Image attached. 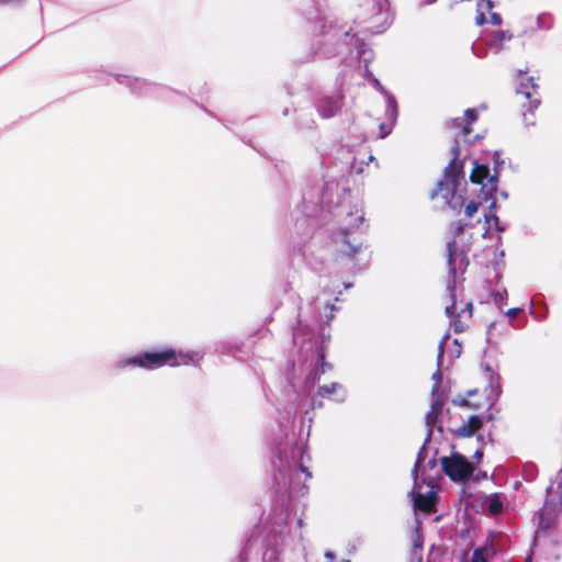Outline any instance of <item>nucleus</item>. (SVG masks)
I'll use <instances>...</instances> for the list:
<instances>
[{"label":"nucleus","mask_w":562,"mask_h":562,"mask_svg":"<svg viewBox=\"0 0 562 562\" xmlns=\"http://www.w3.org/2000/svg\"><path fill=\"white\" fill-rule=\"evenodd\" d=\"M288 443L291 447H283L279 443L274 449L276 460L272 461L274 468L276 494L281 501V507H274L270 515L263 540L262 562H281L280 547L285 543L288 536L293 529L303 527V519L297 517L294 521L292 516V499L296 496H304L308 487L301 481L311 479L312 473L305 467V446L295 442L286 436Z\"/></svg>","instance_id":"obj_1"},{"label":"nucleus","mask_w":562,"mask_h":562,"mask_svg":"<svg viewBox=\"0 0 562 562\" xmlns=\"http://www.w3.org/2000/svg\"><path fill=\"white\" fill-rule=\"evenodd\" d=\"M335 310L336 307L333 304H325V319H323L322 315L316 319L318 325L317 333L308 325H303L302 322H299V326L293 330V344L302 350H306V352L311 351L312 361L314 362V368L310 369L301 384L296 381L291 382L294 389L299 387L297 393L308 394L321 374L331 369L330 363L325 361L326 344L329 341V335L325 331L326 326L334 318Z\"/></svg>","instance_id":"obj_2"},{"label":"nucleus","mask_w":562,"mask_h":562,"mask_svg":"<svg viewBox=\"0 0 562 562\" xmlns=\"http://www.w3.org/2000/svg\"><path fill=\"white\" fill-rule=\"evenodd\" d=\"M321 35L323 40H317L319 45L315 54L324 57H331L336 54H348V58L362 60L368 66L373 60L374 54L357 33H350L336 25H322Z\"/></svg>","instance_id":"obj_3"},{"label":"nucleus","mask_w":562,"mask_h":562,"mask_svg":"<svg viewBox=\"0 0 562 562\" xmlns=\"http://www.w3.org/2000/svg\"><path fill=\"white\" fill-rule=\"evenodd\" d=\"M459 137H454V144L451 147L452 159L445 168L443 179L438 181L437 189L431 192V199L440 193L446 204L454 211H460L465 202L464 195L458 193V187L464 180L463 161H459Z\"/></svg>","instance_id":"obj_4"},{"label":"nucleus","mask_w":562,"mask_h":562,"mask_svg":"<svg viewBox=\"0 0 562 562\" xmlns=\"http://www.w3.org/2000/svg\"><path fill=\"white\" fill-rule=\"evenodd\" d=\"M359 24H366L363 32L374 35L384 32L393 21L387 0H366Z\"/></svg>","instance_id":"obj_5"},{"label":"nucleus","mask_w":562,"mask_h":562,"mask_svg":"<svg viewBox=\"0 0 562 562\" xmlns=\"http://www.w3.org/2000/svg\"><path fill=\"white\" fill-rule=\"evenodd\" d=\"M191 360L188 355L176 353L172 349H167L160 352H144L143 355L127 359L125 364L153 370L166 364L171 367L188 364Z\"/></svg>","instance_id":"obj_6"},{"label":"nucleus","mask_w":562,"mask_h":562,"mask_svg":"<svg viewBox=\"0 0 562 562\" xmlns=\"http://www.w3.org/2000/svg\"><path fill=\"white\" fill-rule=\"evenodd\" d=\"M425 456L426 448L422 447L417 453L416 462L412 471L414 477V487L411 491V496L414 503V507L416 509H419L425 513H431L434 510L436 493L434 492L432 486H430V482L428 483V486L430 488L425 494L422 493L419 491L420 485L418 483V471L425 460Z\"/></svg>","instance_id":"obj_7"},{"label":"nucleus","mask_w":562,"mask_h":562,"mask_svg":"<svg viewBox=\"0 0 562 562\" xmlns=\"http://www.w3.org/2000/svg\"><path fill=\"white\" fill-rule=\"evenodd\" d=\"M447 254H448V268H449V277L447 281V291L449 295L453 297L457 285V274H463L468 265L469 259L464 250H458L456 247L454 240H449L447 243Z\"/></svg>","instance_id":"obj_8"},{"label":"nucleus","mask_w":562,"mask_h":562,"mask_svg":"<svg viewBox=\"0 0 562 562\" xmlns=\"http://www.w3.org/2000/svg\"><path fill=\"white\" fill-rule=\"evenodd\" d=\"M441 465L445 474L454 482H463L472 473L471 464L459 453H454L450 458L443 457Z\"/></svg>","instance_id":"obj_9"},{"label":"nucleus","mask_w":562,"mask_h":562,"mask_svg":"<svg viewBox=\"0 0 562 562\" xmlns=\"http://www.w3.org/2000/svg\"><path fill=\"white\" fill-rule=\"evenodd\" d=\"M344 98L342 91L337 90L331 94L318 95L314 101V105L323 119H331L341 110Z\"/></svg>","instance_id":"obj_10"},{"label":"nucleus","mask_w":562,"mask_h":562,"mask_svg":"<svg viewBox=\"0 0 562 562\" xmlns=\"http://www.w3.org/2000/svg\"><path fill=\"white\" fill-rule=\"evenodd\" d=\"M446 394L443 392H438V385L434 384L431 389V404L430 409L426 414V425L428 427V434L425 439L424 446L430 440L431 434H432V427L438 422L439 416L442 413V408L446 402Z\"/></svg>","instance_id":"obj_11"},{"label":"nucleus","mask_w":562,"mask_h":562,"mask_svg":"<svg viewBox=\"0 0 562 562\" xmlns=\"http://www.w3.org/2000/svg\"><path fill=\"white\" fill-rule=\"evenodd\" d=\"M335 243L340 245V251L346 254L349 259H356V255L360 252L362 241L353 236L351 228H344L335 238Z\"/></svg>","instance_id":"obj_12"},{"label":"nucleus","mask_w":562,"mask_h":562,"mask_svg":"<svg viewBox=\"0 0 562 562\" xmlns=\"http://www.w3.org/2000/svg\"><path fill=\"white\" fill-rule=\"evenodd\" d=\"M115 80L119 83H125L126 86H128L131 88L132 92L139 93V94H148V93H154L157 90H164V91L166 90V89H161V88L157 87L156 85L149 83L145 80H142L138 78L132 79L127 76L119 75L115 77Z\"/></svg>","instance_id":"obj_13"},{"label":"nucleus","mask_w":562,"mask_h":562,"mask_svg":"<svg viewBox=\"0 0 562 562\" xmlns=\"http://www.w3.org/2000/svg\"><path fill=\"white\" fill-rule=\"evenodd\" d=\"M513 35L508 31H495L484 38L485 45L493 50L495 54L499 53L505 43L509 42Z\"/></svg>","instance_id":"obj_14"},{"label":"nucleus","mask_w":562,"mask_h":562,"mask_svg":"<svg viewBox=\"0 0 562 562\" xmlns=\"http://www.w3.org/2000/svg\"><path fill=\"white\" fill-rule=\"evenodd\" d=\"M477 120L476 109H468L464 117H456L451 120V126L461 130V136L465 138L471 132V124Z\"/></svg>","instance_id":"obj_15"},{"label":"nucleus","mask_w":562,"mask_h":562,"mask_svg":"<svg viewBox=\"0 0 562 562\" xmlns=\"http://www.w3.org/2000/svg\"><path fill=\"white\" fill-rule=\"evenodd\" d=\"M485 370L488 372V384L485 389L487 400L491 402H495L501 393V375L492 370L490 364H485Z\"/></svg>","instance_id":"obj_16"},{"label":"nucleus","mask_w":562,"mask_h":562,"mask_svg":"<svg viewBox=\"0 0 562 562\" xmlns=\"http://www.w3.org/2000/svg\"><path fill=\"white\" fill-rule=\"evenodd\" d=\"M325 0H300L299 4L305 7L304 14L307 20L321 22L324 20L323 13V4Z\"/></svg>","instance_id":"obj_17"},{"label":"nucleus","mask_w":562,"mask_h":562,"mask_svg":"<svg viewBox=\"0 0 562 562\" xmlns=\"http://www.w3.org/2000/svg\"><path fill=\"white\" fill-rule=\"evenodd\" d=\"M451 304L446 307V314L450 318V326L453 328L454 333H463L467 328L465 324L461 321L462 315L456 313L457 301L456 294L450 296Z\"/></svg>","instance_id":"obj_18"},{"label":"nucleus","mask_w":562,"mask_h":562,"mask_svg":"<svg viewBox=\"0 0 562 562\" xmlns=\"http://www.w3.org/2000/svg\"><path fill=\"white\" fill-rule=\"evenodd\" d=\"M490 169H488V166L487 165H480L475 161L474 164V168L470 175V180L473 182V183H477V184H486L488 183V178H490ZM482 191L484 192V194L486 195V192H487V188L483 189L482 188Z\"/></svg>","instance_id":"obj_19"},{"label":"nucleus","mask_w":562,"mask_h":562,"mask_svg":"<svg viewBox=\"0 0 562 562\" xmlns=\"http://www.w3.org/2000/svg\"><path fill=\"white\" fill-rule=\"evenodd\" d=\"M482 425L483 418L479 415H473L468 419V422L458 428L457 434L460 437H471L482 427Z\"/></svg>","instance_id":"obj_20"},{"label":"nucleus","mask_w":562,"mask_h":562,"mask_svg":"<svg viewBox=\"0 0 562 562\" xmlns=\"http://www.w3.org/2000/svg\"><path fill=\"white\" fill-rule=\"evenodd\" d=\"M538 88L539 86L535 82L533 77H528L519 82L517 92L524 94L530 102L532 99L539 98Z\"/></svg>","instance_id":"obj_21"},{"label":"nucleus","mask_w":562,"mask_h":562,"mask_svg":"<svg viewBox=\"0 0 562 562\" xmlns=\"http://www.w3.org/2000/svg\"><path fill=\"white\" fill-rule=\"evenodd\" d=\"M498 158H499L498 153H495V155H494L495 173L492 175L488 178V183L483 184V189L487 188L486 196H484L485 201H488L490 198H493L494 196V192L497 189L496 184H497V181H498V170H499V168L503 165V161H499Z\"/></svg>","instance_id":"obj_22"},{"label":"nucleus","mask_w":562,"mask_h":562,"mask_svg":"<svg viewBox=\"0 0 562 562\" xmlns=\"http://www.w3.org/2000/svg\"><path fill=\"white\" fill-rule=\"evenodd\" d=\"M449 338H450V335L446 334L442 337V339H441V341L439 342V346H438V357H437L438 369L432 374V380L435 381L434 384L438 385V392H441L440 391V382H441V379H442V374L440 372V368L442 367V358H443L445 346H446L447 341L449 340Z\"/></svg>","instance_id":"obj_23"},{"label":"nucleus","mask_w":562,"mask_h":562,"mask_svg":"<svg viewBox=\"0 0 562 562\" xmlns=\"http://www.w3.org/2000/svg\"><path fill=\"white\" fill-rule=\"evenodd\" d=\"M385 116L387 121L391 123V125H395L398 115V108L395 97L393 94H387V97L385 98Z\"/></svg>","instance_id":"obj_24"},{"label":"nucleus","mask_w":562,"mask_h":562,"mask_svg":"<svg viewBox=\"0 0 562 562\" xmlns=\"http://www.w3.org/2000/svg\"><path fill=\"white\" fill-rule=\"evenodd\" d=\"M490 200H492V202L490 204L488 214H485V221H486V223L494 222L495 229L497 232H504L506 229V226L501 224L498 216L495 214L496 199H495V196H493V198H490Z\"/></svg>","instance_id":"obj_25"},{"label":"nucleus","mask_w":562,"mask_h":562,"mask_svg":"<svg viewBox=\"0 0 562 562\" xmlns=\"http://www.w3.org/2000/svg\"><path fill=\"white\" fill-rule=\"evenodd\" d=\"M539 105H540L539 98H535L529 102L528 111L524 112V114H522L525 125H527V126L535 125L533 111L537 110Z\"/></svg>","instance_id":"obj_26"},{"label":"nucleus","mask_w":562,"mask_h":562,"mask_svg":"<svg viewBox=\"0 0 562 562\" xmlns=\"http://www.w3.org/2000/svg\"><path fill=\"white\" fill-rule=\"evenodd\" d=\"M493 2L491 0H477V15H476V23L479 25L483 24L485 22V14L484 10H491L493 8Z\"/></svg>","instance_id":"obj_27"},{"label":"nucleus","mask_w":562,"mask_h":562,"mask_svg":"<svg viewBox=\"0 0 562 562\" xmlns=\"http://www.w3.org/2000/svg\"><path fill=\"white\" fill-rule=\"evenodd\" d=\"M488 512L493 515H498L503 510V502L498 494H493L487 502Z\"/></svg>","instance_id":"obj_28"},{"label":"nucleus","mask_w":562,"mask_h":562,"mask_svg":"<svg viewBox=\"0 0 562 562\" xmlns=\"http://www.w3.org/2000/svg\"><path fill=\"white\" fill-rule=\"evenodd\" d=\"M338 390H342V386L339 383H331L329 385H323L318 387V395L322 397L329 396Z\"/></svg>","instance_id":"obj_29"},{"label":"nucleus","mask_w":562,"mask_h":562,"mask_svg":"<svg viewBox=\"0 0 562 562\" xmlns=\"http://www.w3.org/2000/svg\"><path fill=\"white\" fill-rule=\"evenodd\" d=\"M537 24L539 29L550 30L553 24L552 16L550 14H540L537 19Z\"/></svg>","instance_id":"obj_30"},{"label":"nucleus","mask_w":562,"mask_h":562,"mask_svg":"<svg viewBox=\"0 0 562 562\" xmlns=\"http://www.w3.org/2000/svg\"><path fill=\"white\" fill-rule=\"evenodd\" d=\"M254 542H255V537H254V536H251V537L247 540V542H246L245 547L241 549L240 554H239V561H238V562H247V560H248V555H249V552H250V550H251V548H252V546H254Z\"/></svg>","instance_id":"obj_31"},{"label":"nucleus","mask_w":562,"mask_h":562,"mask_svg":"<svg viewBox=\"0 0 562 562\" xmlns=\"http://www.w3.org/2000/svg\"><path fill=\"white\" fill-rule=\"evenodd\" d=\"M423 542H424V538H423V533H422V530H420V526L418 525L415 528L414 537H413L414 549L422 550L423 549Z\"/></svg>","instance_id":"obj_32"},{"label":"nucleus","mask_w":562,"mask_h":562,"mask_svg":"<svg viewBox=\"0 0 562 562\" xmlns=\"http://www.w3.org/2000/svg\"><path fill=\"white\" fill-rule=\"evenodd\" d=\"M524 479L526 481H533L536 479V475H537V469L533 464H526L524 467Z\"/></svg>","instance_id":"obj_33"},{"label":"nucleus","mask_w":562,"mask_h":562,"mask_svg":"<svg viewBox=\"0 0 562 562\" xmlns=\"http://www.w3.org/2000/svg\"><path fill=\"white\" fill-rule=\"evenodd\" d=\"M486 550L484 548H477L473 551L471 562H487L485 557Z\"/></svg>","instance_id":"obj_34"},{"label":"nucleus","mask_w":562,"mask_h":562,"mask_svg":"<svg viewBox=\"0 0 562 562\" xmlns=\"http://www.w3.org/2000/svg\"><path fill=\"white\" fill-rule=\"evenodd\" d=\"M451 228H452V234H453V238L451 240L456 241L457 237H459L461 234H463L465 224L462 223L461 221H459V222L453 223L451 225Z\"/></svg>","instance_id":"obj_35"},{"label":"nucleus","mask_w":562,"mask_h":562,"mask_svg":"<svg viewBox=\"0 0 562 562\" xmlns=\"http://www.w3.org/2000/svg\"><path fill=\"white\" fill-rule=\"evenodd\" d=\"M296 416V409L293 406H290L282 416V419L286 422L288 425L292 424L294 422V418Z\"/></svg>","instance_id":"obj_36"},{"label":"nucleus","mask_w":562,"mask_h":562,"mask_svg":"<svg viewBox=\"0 0 562 562\" xmlns=\"http://www.w3.org/2000/svg\"><path fill=\"white\" fill-rule=\"evenodd\" d=\"M480 203L471 201L469 204L465 205L464 213L468 217H472L479 209Z\"/></svg>","instance_id":"obj_37"},{"label":"nucleus","mask_w":562,"mask_h":562,"mask_svg":"<svg viewBox=\"0 0 562 562\" xmlns=\"http://www.w3.org/2000/svg\"><path fill=\"white\" fill-rule=\"evenodd\" d=\"M451 357L452 358H459L462 352V346L459 342L458 339H453L452 341V348H451Z\"/></svg>","instance_id":"obj_38"},{"label":"nucleus","mask_w":562,"mask_h":562,"mask_svg":"<svg viewBox=\"0 0 562 562\" xmlns=\"http://www.w3.org/2000/svg\"><path fill=\"white\" fill-rule=\"evenodd\" d=\"M393 126L394 125H391L390 122H389V124L381 123L380 124V131H381L380 137L384 138L385 136H387L392 132Z\"/></svg>","instance_id":"obj_39"},{"label":"nucleus","mask_w":562,"mask_h":562,"mask_svg":"<svg viewBox=\"0 0 562 562\" xmlns=\"http://www.w3.org/2000/svg\"><path fill=\"white\" fill-rule=\"evenodd\" d=\"M372 83H373L374 88H375L376 90H379V91L384 95V98H386V97H387V94H392V93H391L390 91H387V90H386V89L381 85V82H380L376 78H374V77H372Z\"/></svg>","instance_id":"obj_40"},{"label":"nucleus","mask_w":562,"mask_h":562,"mask_svg":"<svg viewBox=\"0 0 562 562\" xmlns=\"http://www.w3.org/2000/svg\"><path fill=\"white\" fill-rule=\"evenodd\" d=\"M472 308H473V305L471 302H468L464 306V308L461 310V312L459 314H461L462 316L463 315H467L468 318H471L472 316Z\"/></svg>","instance_id":"obj_41"},{"label":"nucleus","mask_w":562,"mask_h":562,"mask_svg":"<svg viewBox=\"0 0 562 562\" xmlns=\"http://www.w3.org/2000/svg\"><path fill=\"white\" fill-rule=\"evenodd\" d=\"M495 303L499 305L506 304V291L504 293H497L494 297Z\"/></svg>","instance_id":"obj_42"},{"label":"nucleus","mask_w":562,"mask_h":562,"mask_svg":"<svg viewBox=\"0 0 562 562\" xmlns=\"http://www.w3.org/2000/svg\"><path fill=\"white\" fill-rule=\"evenodd\" d=\"M521 312L520 308L518 307H514V308H509L507 312H506V315L509 319H513L515 318L519 313Z\"/></svg>","instance_id":"obj_43"},{"label":"nucleus","mask_w":562,"mask_h":562,"mask_svg":"<svg viewBox=\"0 0 562 562\" xmlns=\"http://www.w3.org/2000/svg\"><path fill=\"white\" fill-rule=\"evenodd\" d=\"M355 221L358 223L357 228L362 233L363 229L361 228V226L364 224L363 214H357Z\"/></svg>","instance_id":"obj_44"},{"label":"nucleus","mask_w":562,"mask_h":562,"mask_svg":"<svg viewBox=\"0 0 562 562\" xmlns=\"http://www.w3.org/2000/svg\"><path fill=\"white\" fill-rule=\"evenodd\" d=\"M491 22L495 25H499L502 23V16L498 13H492Z\"/></svg>","instance_id":"obj_45"},{"label":"nucleus","mask_w":562,"mask_h":562,"mask_svg":"<svg viewBox=\"0 0 562 562\" xmlns=\"http://www.w3.org/2000/svg\"><path fill=\"white\" fill-rule=\"evenodd\" d=\"M472 50H473L474 55H476V56H477V57H480V58H482V57H484V56H485V54H483V53H481V52L479 50V44H477V43H474V44L472 45Z\"/></svg>","instance_id":"obj_46"},{"label":"nucleus","mask_w":562,"mask_h":562,"mask_svg":"<svg viewBox=\"0 0 562 562\" xmlns=\"http://www.w3.org/2000/svg\"><path fill=\"white\" fill-rule=\"evenodd\" d=\"M23 0H0V4H19Z\"/></svg>","instance_id":"obj_47"},{"label":"nucleus","mask_w":562,"mask_h":562,"mask_svg":"<svg viewBox=\"0 0 562 562\" xmlns=\"http://www.w3.org/2000/svg\"><path fill=\"white\" fill-rule=\"evenodd\" d=\"M475 459L480 460L483 457V451L481 449H477L474 453Z\"/></svg>","instance_id":"obj_48"},{"label":"nucleus","mask_w":562,"mask_h":562,"mask_svg":"<svg viewBox=\"0 0 562 562\" xmlns=\"http://www.w3.org/2000/svg\"><path fill=\"white\" fill-rule=\"evenodd\" d=\"M326 558L329 559V560H333L335 558L334 553L333 552H326Z\"/></svg>","instance_id":"obj_49"},{"label":"nucleus","mask_w":562,"mask_h":562,"mask_svg":"<svg viewBox=\"0 0 562 562\" xmlns=\"http://www.w3.org/2000/svg\"><path fill=\"white\" fill-rule=\"evenodd\" d=\"M428 464H429L430 468L436 467V459L429 460Z\"/></svg>","instance_id":"obj_50"},{"label":"nucleus","mask_w":562,"mask_h":562,"mask_svg":"<svg viewBox=\"0 0 562 562\" xmlns=\"http://www.w3.org/2000/svg\"><path fill=\"white\" fill-rule=\"evenodd\" d=\"M345 400V393H342L340 396L336 398L338 402H342Z\"/></svg>","instance_id":"obj_51"},{"label":"nucleus","mask_w":562,"mask_h":562,"mask_svg":"<svg viewBox=\"0 0 562 562\" xmlns=\"http://www.w3.org/2000/svg\"><path fill=\"white\" fill-rule=\"evenodd\" d=\"M531 314H532V315H533V317H535L536 319H538V321H541V319H543V318H544V316H543V317H539L535 312H531Z\"/></svg>","instance_id":"obj_52"},{"label":"nucleus","mask_w":562,"mask_h":562,"mask_svg":"<svg viewBox=\"0 0 562 562\" xmlns=\"http://www.w3.org/2000/svg\"><path fill=\"white\" fill-rule=\"evenodd\" d=\"M366 76H367L368 78L372 77V74L369 71V69H368V68H366Z\"/></svg>","instance_id":"obj_53"},{"label":"nucleus","mask_w":562,"mask_h":562,"mask_svg":"<svg viewBox=\"0 0 562 562\" xmlns=\"http://www.w3.org/2000/svg\"><path fill=\"white\" fill-rule=\"evenodd\" d=\"M436 1H437V0H425V3H427V4H432V3H435Z\"/></svg>","instance_id":"obj_54"},{"label":"nucleus","mask_w":562,"mask_h":562,"mask_svg":"<svg viewBox=\"0 0 562 562\" xmlns=\"http://www.w3.org/2000/svg\"><path fill=\"white\" fill-rule=\"evenodd\" d=\"M280 427H281V429H285L286 428V426L283 424L282 420H280Z\"/></svg>","instance_id":"obj_55"},{"label":"nucleus","mask_w":562,"mask_h":562,"mask_svg":"<svg viewBox=\"0 0 562 562\" xmlns=\"http://www.w3.org/2000/svg\"><path fill=\"white\" fill-rule=\"evenodd\" d=\"M501 195H502L504 199H506V198H507V193H506L505 191H502V192H501Z\"/></svg>","instance_id":"obj_56"},{"label":"nucleus","mask_w":562,"mask_h":562,"mask_svg":"<svg viewBox=\"0 0 562 562\" xmlns=\"http://www.w3.org/2000/svg\"><path fill=\"white\" fill-rule=\"evenodd\" d=\"M294 537H297L300 540L302 539V535H301V532L295 533V535H294Z\"/></svg>","instance_id":"obj_57"},{"label":"nucleus","mask_w":562,"mask_h":562,"mask_svg":"<svg viewBox=\"0 0 562 562\" xmlns=\"http://www.w3.org/2000/svg\"><path fill=\"white\" fill-rule=\"evenodd\" d=\"M350 286H352V284H351V283H345V288H346V289H349Z\"/></svg>","instance_id":"obj_58"},{"label":"nucleus","mask_w":562,"mask_h":562,"mask_svg":"<svg viewBox=\"0 0 562 562\" xmlns=\"http://www.w3.org/2000/svg\"><path fill=\"white\" fill-rule=\"evenodd\" d=\"M344 562H350V561H344Z\"/></svg>","instance_id":"obj_59"}]
</instances>
